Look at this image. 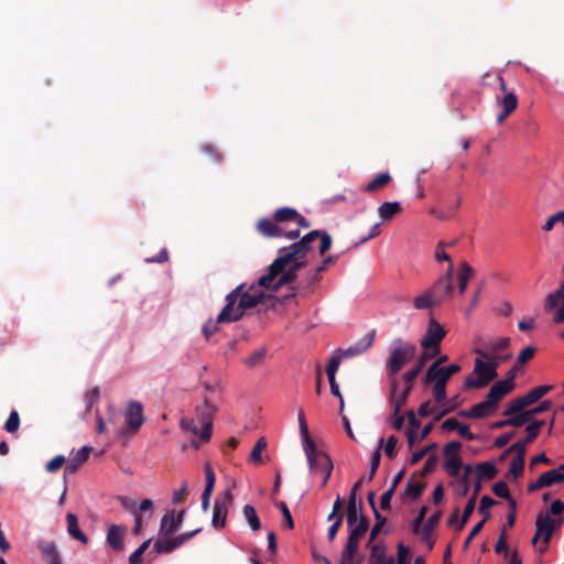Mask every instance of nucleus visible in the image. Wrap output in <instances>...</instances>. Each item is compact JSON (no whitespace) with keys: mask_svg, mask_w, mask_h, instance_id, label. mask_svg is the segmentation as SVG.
<instances>
[{"mask_svg":"<svg viewBox=\"0 0 564 564\" xmlns=\"http://www.w3.org/2000/svg\"><path fill=\"white\" fill-rule=\"evenodd\" d=\"M265 348L254 350L248 358L245 359V364L249 367H257L264 360Z\"/></svg>","mask_w":564,"mask_h":564,"instance_id":"51","label":"nucleus"},{"mask_svg":"<svg viewBox=\"0 0 564 564\" xmlns=\"http://www.w3.org/2000/svg\"><path fill=\"white\" fill-rule=\"evenodd\" d=\"M446 335V330L443 326L434 318H431L427 324L426 332L421 340V347L425 351H436L443 338Z\"/></svg>","mask_w":564,"mask_h":564,"instance_id":"11","label":"nucleus"},{"mask_svg":"<svg viewBox=\"0 0 564 564\" xmlns=\"http://www.w3.org/2000/svg\"><path fill=\"white\" fill-rule=\"evenodd\" d=\"M497 503L496 500H494L490 496H482L480 499V506H479V513L482 514V520H485V523L487 520L490 519L491 512L489 509L494 507Z\"/></svg>","mask_w":564,"mask_h":564,"instance_id":"45","label":"nucleus"},{"mask_svg":"<svg viewBox=\"0 0 564 564\" xmlns=\"http://www.w3.org/2000/svg\"><path fill=\"white\" fill-rule=\"evenodd\" d=\"M441 516V511L434 512L419 531L421 532L422 540L427 544L429 550H432L434 547L435 541L431 538V534L434 528L440 522Z\"/></svg>","mask_w":564,"mask_h":564,"instance_id":"24","label":"nucleus"},{"mask_svg":"<svg viewBox=\"0 0 564 564\" xmlns=\"http://www.w3.org/2000/svg\"><path fill=\"white\" fill-rule=\"evenodd\" d=\"M206 485L204 491L202 494V500H210L215 484H216V475L210 466L207 463L204 467Z\"/></svg>","mask_w":564,"mask_h":564,"instance_id":"36","label":"nucleus"},{"mask_svg":"<svg viewBox=\"0 0 564 564\" xmlns=\"http://www.w3.org/2000/svg\"><path fill=\"white\" fill-rule=\"evenodd\" d=\"M531 420H532L531 412L528 410L524 412L513 414V416L510 415L509 423H510V426L520 427Z\"/></svg>","mask_w":564,"mask_h":564,"instance_id":"50","label":"nucleus"},{"mask_svg":"<svg viewBox=\"0 0 564 564\" xmlns=\"http://www.w3.org/2000/svg\"><path fill=\"white\" fill-rule=\"evenodd\" d=\"M523 470H524V458L513 457V459L510 464V468H509V473L511 474V476L514 479H517L523 474Z\"/></svg>","mask_w":564,"mask_h":564,"instance_id":"57","label":"nucleus"},{"mask_svg":"<svg viewBox=\"0 0 564 564\" xmlns=\"http://www.w3.org/2000/svg\"><path fill=\"white\" fill-rule=\"evenodd\" d=\"M258 281L251 284L241 283L226 295V305L218 314L219 322H237L247 310L256 307L265 296Z\"/></svg>","mask_w":564,"mask_h":564,"instance_id":"2","label":"nucleus"},{"mask_svg":"<svg viewBox=\"0 0 564 564\" xmlns=\"http://www.w3.org/2000/svg\"><path fill=\"white\" fill-rule=\"evenodd\" d=\"M91 449L93 448L90 446H83L75 454V456L72 458V460L66 465L65 470H64L65 475L75 474L78 470L79 466L88 459Z\"/></svg>","mask_w":564,"mask_h":564,"instance_id":"27","label":"nucleus"},{"mask_svg":"<svg viewBox=\"0 0 564 564\" xmlns=\"http://www.w3.org/2000/svg\"><path fill=\"white\" fill-rule=\"evenodd\" d=\"M541 476L545 487H551L554 484L564 482V473H562L560 468L545 471Z\"/></svg>","mask_w":564,"mask_h":564,"instance_id":"43","label":"nucleus"},{"mask_svg":"<svg viewBox=\"0 0 564 564\" xmlns=\"http://www.w3.org/2000/svg\"><path fill=\"white\" fill-rule=\"evenodd\" d=\"M434 258L437 262L447 261L448 265L453 264L451 256L445 251V242L440 241L436 246Z\"/></svg>","mask_w":564,"mask_h":564,"instance_id":"62","label":"nucleus"},{"mask_svg":"<svg viewBox=\"0 0 564 564\" xmlns=\"http://www.w3.org/2000/svg\"><path fill=\"white\" fill-rule=\"evenodd\" d=\"M369 529V521L364 514H359V521L349 528V536L344 551L346 555L359 551V542Z\"/></svg>","mask_w":564,"mask_h":564,"instance_id":"14","label":"nucleus"},{"mask_svg":"<svg viewBox=\"0 0 564 564\" xmlns=\"http://www.w3.org/2000/svg\"><path fill=\"white\" fill-rule=\"evenodd\" d=\"M510 346V338L503 337L494 343H487L484 347H477L474 349V354L480 357H488L492 352H500Z\"/></svg>","mask_w":564,"mask_h":564,"instance_id":"23","label":"nucleus"},{"mask_svg":"<svg viewBox=\"0 0 564 564\" xmlns=\"http://www.w3.org/2000/svg\"><path fill=\"white\" fill-rule=\"evenodd\" d=\"M462 444L457 441L449 442L444 447V455L446 457L444 468L449 476L457 477L462 468V458L458 451Z\"/></svg>","mask_w":564,"mask_h":564,"instance_id":"12","label":"nucleus"},{"mask_svg":"<svg viewBox=\"0 0 564 564\" xmlns=\"http://www.w3.org/2000/svg\"><path fill=\"white\" fill-rule=\"evenodd\" d=\"M544 421H534L530 425L527 426V436L523 440L527 444L532 443L540 433L541 427L543 426Z\"/></svg>","mask_w":564,"mask_h":564,"instance_id":"49","label":"nucleus"},{"mask_svg":"<svg viewBox=\"0 0 564 564\" xmlns=\"http://www.w3.org/2000/svg\"><path fill=\"white\" fill-rule=\"evenodd\" d=\"M514 387L513 376H508L507 379L497 381L490 387L486 399L497 408L499 401L509 394Z\"/></svg>","mask_w":564,"mask_h":564,"instance_id":"18","label":"nucleus"},{"mask_svg":"<svg viewBox=\"0 0 564 564\" xmlns=\"http://www.w3.org/2000/svg\"><path fill=\"white\" fill-rule=\"evenodd\" d=\"M319 239V254L324 256L333 245V239L327 231L312 230L303 236L299 241L293 242V252L288 256V259L292 257L304 256L307 258L308 252L312 250V243Z\"/></svg>","mask_w":564,"mask_h":564,"instance_id":"4","label":"nucleus"},{"mask_svg":"<svg viewBox=\"0 0 564 564\" xmlns=\"http://www.w3.org/2000/svg\"><path fill=\"white\" fill-rule=\"evenodd\" d=\"M217 412V406L210 401L209 398L205 397L204 402L196 406L195 417L196 421L202 424L200 427V441L206 443L209 442L213 433V420Z\"/></svg>","mask_w":564,"mask_h":564,"instance_id":"6","label":"nucleus"},{"mask_svg":"<svg viewBox=\"0 0 564 564\" xmlns=\"http://www.w3.org/2000/svg\"><path fill=\"white\" fill-rule=\"evenodd\" d=\"M531 405L525 395L513 399L505 410V415H513L522 412L527 406Z\"/></svg>","mask_w":564,"mask_h":564,"instance_id":"41","label":"nucleus"},{"mask_svg":"<svg viewBox=\"0 0 564 564\" xmlns=\"http://www.w3.org/2000/svg\"><path fill=\"white\" fill-rule=\"evenodd\" d=\"M413 384L404 382V388L400 390V381L395 378L390 380V397L389 402L393 410L401 412L402 406L406 403L408 398L412 391Z\"/></svg>","mask_w":564,"mask_h":564,"instance_id":"16","label":"nucleus"},{"mask_svg":"<svg viewBox=\"0 0 564 564\" xmlns=\"http://www.w3.org/2000/svg\"><path fill=\"white\" fill-rule=\"evenodd\" d=\"M361 505L359 508L357 506H347V524L348 528L354 527L357 521H359V514H362L361 511Z\"/></svg>","mask_w":564,"mask_h":564,"instance_id":"59","label":"nucleus"},{"mask_svg":"<svg viewBox=\"0 0 564 564\" xmlns=\"http://www.w3.org/2000/svg\"><path fill=\"white\" fill-rule=\"evenodd\" d=\"M20 426V416L19 413L13 410L10 412L9 417L7 419L4 423V430L8 433H15L19 430Z\"/></svg>","mask_w":564,"mask_h":564,"instance_id":"52","label":"nucleus"},{"mask_svg":"<svg viewBox=\"0 0 564 564\" xmlns=\"http://www.w3.org/2000/svg\"><path fill=\"white\" fill-rule=\"evenodd\" d=\"M500 89L505 93L502 98L497 97V101L502 107V111L497 115V122L503 123L505 120L517 109L518 98L514 93L507 91V86L501 76L498 77Z\"/></svg>","mask_w":564,"mask_h":564,"instance_id":"13","label":"nucleus"},{"mask_svg":"<svg viewBox=\"0 0 564 564\" xmlns=\"http://www.w3.org/2000/svg\"><path fill=\"white\" fill-rule=\"evenodd\" d=\"M274 221L284 223V221H293L295 217H297V210L292 207H281L278 208L274 213Z\"/></svg>","mask_w":564,"mask_h":564,"instance_id":"42","label":"nucleus"},{"mask_svg":"<svg viewBox=\"0 0 564 564\" xmlns=\"http://www.w3.org/2000/svg\"><path fill=\"white\" fill-rule=\"evenodd\" d=\"M293 252V245L280 248L278 257L268 267V272L258 279V285L271 292H278L282 286L290 285L297 279V272L306 267L304 256L288 259Z\"/></svg>","mask_w":564,"mask_h":564,"instance_id":"1","label":"nucleus"},{"mask_svg":"<svg viewBox=\"0 0 564 564\" xmlns=\"http://www.w3.org/2000/svg\"><path fill=\"white\" fill-rule=\"evenodd\" d=\"M497 408H495L487 399L473 405L469 409L471 419H484L489 416Z\"/></svg>","mask_w":564,"mask_h":564,"instance_id":"34","label":"nucleus"},{"mask_svg":"<svg viewBox=\"0 0 564 564\" xmlns=\"http://www.w3.org/2000/svg\"><path fill=\"white\" fill-rule=\"evenodd\" d=\"M401 210L402 207L399 202H386L379 206L378 214L386 221L392 219Z\"/></svg>","mask_w":564,"mask_h":564,"instance_id":"35","label":"nucleus"},{"mask_svg":"<svg viewBox=\"0 0 564 564\" xmlns=\"http://www.w3.org/2000/svg\"><path fill=\"white\" fill-rule=\"evenodd\" d=\"M475 506H476V499L469 498L464 508L462 519L459 520L458 525L456 528L458 531L463 530L464 525L469 520L470 516L473 514V512L475 510Z\"/></svg>","mask_w":564,"mask_h":564,"instance_id":"47","label":"nucleus"},{"mask_svg":"<svg viewBox=\"0 0 564 564\" xmlns=\"http://www.w3.org/2000/svg\"><path fill=\"white\" fill-rule=\"evenodd\" d=\"M477 473V478L481 480H491L497 476V468L490 462L479 463L475 467Z\"/></svg>","mask_w":564,"mask_h":564,"instance_id":"37","label":"nucleus"},{"mask_svg":"<svg viewBox=\"0 0 564 564\" xmlns=\"http://www.w3.org/2000/svg\"><path fill=\"white\" fill-rule=\"evenodd\" d=\"M341 358H343V356L339 352L338 356L337 355H333L330 357V359L328 360V364L326 366V373H327L328 379L335 378L336 372H337V370L339 368Z\"/></svg>","mask_w":564,"mask_h":564,"instance_id":"56","label":"nucleus"},{"mask_svg":"<svg viewBox=\"0 0 564 564\" xmlns=\"http://www.w3.org/2000/svg\"><path fill=\"white\" fill-rule=\"evenodd\" d=\"M564 301V281L560 284L558 289L546 295L544 301V310L547 313L560 305V302Z\"/></svg>","mask_w":564,"mask_h":564,"instance_id":"33","label":"nucleus"},{"mask_svg":"<svg viewBox=\"0 0 564 564\" xmlns=\"http://www.w3.org/2000/svg\"><path fill=\"white\" fill-rule=\"evenodd\" d=\"M118 501L120 502V505L122 506V508L132 513V514H137L139 513L138 511V505H137V501L133 500V499H130L129 497L127 496H119L118 498Z\"/></svg>","mask_w":564,"mask_h":564,"instance_id":"60","label":"nucleus"},{"mask_svg":"<svg viewBox=\"0 0 564 564\" xmlns=\"http://www.w3.org/2000/svg\"><path fill=\"white\" fill-rule=\"evenodd\" d=\"M242 513L252 531H258L261 528V522L257 516L256 509L251 505H246L242 508Z\"/></svg>","mask_w":564,"mask_h":564,"instance_id":"39","label":"nucleus"},{"mask_svg":"<svg viewBox=\"0 0 564 564\" xmlns=\"http://www.w3.org/2000/svg\"><path fill=\"white\" fill-rule=\"evenodd\" d=\"M151 544V539L145 540L141 545L129 556V564H139L142 561V555Z\"/></svg>","mask_w":564,"mask_h":564,"instance_id":"55","label":"nucleus"},{"mask_svg":"<svg viewBox=\"0 0 564 564\" xmlns=\"http://www.w3.org/2000/svg\"><path fill=\"white\" fill-rule=\"evenodd\" d=\"M453 275H454V264L447 267L444 274H442L434 284L427 289L433 299L436 301L438 305H441L446 297L452 295L453 293Z\"/></svg>","mask_w":564,"mask_h":564,"instance_id":"8","label":"nucleus"},{"mask_svg":"<svg viewBox=\"0 0 564 564\" xmlns=\"http://www.w3.org/2000/svg\"><path fill=\"white\" fill-rule=\"evenodd\" d=\"M275 506L280 509L288 529H293L294 521H293V518H292V514L290 512L288 505L284 501H276Z\"/></svg>","mask_w":564,"mask_h":564,"instance_id":"58","label":"nucleus"},{"mask_svg":"<svg viewBox=\"0 0 564 564\" xmlns=\"http://www.w3.org/2000/svg\"><path fill=\"white\" fill-rule=\"evenodd\" d=\"M185 518V510L176 513L175 510L167 511L161 519L160 531L161 535H173L182 527Z\"/></svg>","mask_w":564,"mask_h":564,"instance_id":"17","label":"nucleus"},{"mask_svg":"<svg viewBox=\"0 0 564 564\" xmlns=\"http://www.w3.org/2000/svg\"><path fill=\"white\" fill-rule=\"evenodd\" d=\"M473 373L477 376H468L465 379L464 386L466 389H480L488 386L498 377V371L495 369V364H489L485 358L477 356L474 362Z\"/></svg>","mask_w":564,"mask_h":564,"instance_id":"5","label":"nucleus"},{"mask_svg":"<svg viewBox=\"0 0 564 564\" xmlns=\"http://www.w3.org/2000/svg\"><path fill=\"white\" fill-rule=\"evenodd\" d=\"M413 305L416 310H427L440 306L427 290L414 297Z\"/></svg>","mask_w":564,"mask_h":564,"instance_id":"38","label":"nucleus"},{"mask_svg":"<svg viewBox=\"0 0 564 564\" xmlns=\"http://www.w3.org/2000/svg\"><path fill=\"white\" fill-rule=\"evenodd\" d=\"M436 355H438V350L436 351H424L417 359L416 365L408 370L403 376L402 380L404 382H410L413 384L414 380L417 378V376L422 372L423 368L425 367L426 362L434 358Z\"/></svg>","mask_w":564,"mask_h":564,"instance_id":"22","label":"nucleus"},{"mask_svg":"<svg viewBox=\"0 0 564 564\" xmlns=\"http://www.w3.org/2000/svg\"><path fill=\"white\" fill-rule=\"evenodd\" d=\"M448 378L442 367L437 365H431L426 371L424 383H433V386H446Z\"/></svg>","mask_w":564,"mask_h":564,"instance_id":"26","label":"nucleus"},{"mask_svg":"<svg viewBox=\"0 0 564 564\" xmlns=\"http://www.w3.org/2000/svg\"><path fill=\"white\" fill-rule=\"evenodd\" d=\"M552 386H538L530 390L525 397L529 400L530 404L535 403L539 401L542 397H544L549 391H551Z\"/></svg>","mask_w":564,"mask_h":564,"instance_id":"46","label":"nucleus"},{"mask_svg":"<svg viewBox=\"0 0 564 564\" xmlns=\"http://www.w3.org/2000/svg\"><path fill=\"white\" fill-rule=\"evenodd\" d=\"M474 275L475 270L473 267L467 262H463L457 273V291L459 294H463L466 291L468 282L474 278Z\"/></svg>","mask_w":564,"mask_h":564,"instance_id":"28","label":"nucleus"},{"mask_svg":"<svg viewBox=\"0 0 564 564\" xmlns=\"http://www.w3.org/2000/svg\"><path fill=\"white\" fill-rule=\"evenodd\" d=\"M224 322H219L218 317L216 319H208L205 325L203 326V334L206 338V340H209L210 336L218 332V325L223 324Z\"/></svg>","mask_w":564,"mask_h":564,"instance_id":"61","label":"nucleus"},{"mask_svg":"<svg viewBox=\"0 0 564 564\" xmlns=\"http://www.w3.org/2000/svg\"><path fill=\"white\" fill-rule=\"evenodd\" d=\"M126 429L129 433L135 434L143 425L145 417L143 406L138 401L129 402L124 412Z\"/></svg>","mask_w":564,"mask_h":564,"instance_id":"15","label":"nucleus"},{"mask_svg":"<svg viewBox=\"0 0 564 564\" xmlns=\"http://www.w3.org/2000/svg\"><path fill=\"white\" fill-rule=\"evenodd\" d=\"M391 181V175L388 172L381 173L377 175L372 181H370L367 186V192H378L388 185Z\"/></svg>","mask_w":564,"mask_h":564,"instance_id":"40","label":"nucleus"},{"mask_svg":"<svg viewBox=\"0 0 564 564\" xmlns=\"http://www.w3.org/2000/svg\"><path fill=\"white\" fill-rule=\"evenodd\" d=\"M387 549L383 544L371 546L369 564H395L392 556H387Z\"/></svg>","mask_w":564,"mask_h":564,"instance_id":"30","label":"nucleus"},{"mask_svg":"<svg viewBox=\"0 0 564 564\" xmlns=\"http://www.w3.org/2000/svg\"><path fill=\"white\" fill-rule=\"evenodd\" d=\"M321 279L322 273H317V271L314 269L308 273L305 281H300L297 283L295 290H297L300 294H310L314 291V286L321 281Z\"/></svg>","mask_w":564,"mask_h":564,"instance_id":"32","label":"nucleus"},{"mask_svg":"<svg viewBox=\"0 0 564 564\" xmlns=\"http://www.w3.org/2000/svg\"><path fill=\"white\" fill-rule=\"evenodd\" d=\"M373 516L376 519V523L370 531L368 544H370L377 538V535L380 533V531L382 530L383 525L387 522V518L383 517L379 511H376V513H373Z\"/></svg>","mask_w":564,"mask_h":564,"instance_id":"48","label":"nucleus"},{"mask_svg":"<svg viewBox=\"0 0 564 564\" xmlns=\"http://www.w3.org/2000/svg\"><path fill=\"white\" fill-rule=\"evenodd\" d=\"M416 354V346L402 339H395L393 346L389 348V356L387 359V373L390 378L394 377L400 370L410 362Z\"/></svg>","mask_w":564,"mask_h":564,"instance_id":"3","label":"nucleus"},{"mask_svg":"<svg viewBox=\"0 0 564 564\" xmlns=\"http://www.w3.org/2000/svg\"><path fill=\"white\" fill-rule=\"evenodd\" d=\"M553 527H552V518L549 513L539 512L535 519V533L532 538V544L535 545L536 542L542 539L543 545L540 546L539 551L541 553L547 550L549 543L553 535Z\"/></svg>","mask_w":564,"mask_h":564,"instance_id":"10","label":"nucleus"},{"mask_svg":"<svg viewBox=\"0 0 564 564\" xmlns=\"http://www.w3.org/2000/svg\"><path fill=\"white\" fill-rule=\"evenodd\" d=\"M375 337H376V330H371L370 333H368L365 337L359 339L354 345L349 346L348 348H346L344 350L339 349L338 351L345 358H350V357L361 355L372 346V344L375 341Z\"/></svg>","mask_w":564,"mask_h":564,"instance_id":"20","label":"nucleus"},{"mask_svg":"<svg viewBox=\"0 0 564 564\" xmlns=\"http://www.w3.org/2000/svg\"><path fill=\"white\" fill-rule=\"evenodd\" d=\"M303 449L312 473L334 468L330 457L325 452L318 449L314 441L304 442Z\"/></svg>","mask_w":564,"mask_h":564,"instance_id":"7","label":"nucleus"},{"mask_svg":"<svg viewBox=\"0 0 564 564\" xmlns=\"http://www.w3.org/2000/svg\"><path fill=\"white\" fill-rule=\"evenodd\" d=\"M37 549L46 564H63L61 554L53 541L41 540L37 542Z\"/></svg>","mask_w":564,"mask_h":564,"instance_id":"21","label":"nucleus"},{"mask_svg":"<svg viewBox=\"0 0 564 564\" xmlns=\"http://www.w3.org/2000/svg\"><path fill=\"white\" fill-rule=\"evenodd\" d=\"M425 485L417 481H408L405 486V492L411 496L413 500H416L422 495Z\"/></svg>","mask_w":564,"mask_h":564,"instance_id":"54","label":"nucleus"},{"mask_svg":"<svg viewBox=\"0 0 564 564\" xmlns=\"http://www.w3.org/2000/svg\"><path fill=\"white\" fill-rule=\"evenodd\" d=\"M232 502L234 495L230 489H226L215 499L212 518V524L215 529H221L226 525L228 510Z\"/></svg>","mask_w":564,"mask_h":564,"instance_id":"9","label":"nucleus"},{"mask_svg":"<svg viewBox=\"0 0 564 564\" xmlns=\"http://www.w3.org/2000/svg\"><path fill=\"white\" fill-rule=\"evenodd\" d=\"M558 223H562V225L564 226V210L562 212H558L554 215H552L551 217H549L545 221V224L543 225V230L544 231H551L555 224H558Z\"/></svg>","mask_w":564,"mask_h":564,"instance_id":"63","label":"nucleus"},{"mask_svg":"<svg viewBox=\"0 0 564 564\" xmlns=\"http://www.w3.org/2000/svg\"><path fill=\"white\" fill-rule=\"evenodd\" d=\"M66 522H67V532H68V534L73 539H75V540H77V541H79V542H82L84 544H87L88 543V538L79 529L77 517L74 513L68 512L66 514Z\"/></svg>","mask_w":564,"mask_h":564,"instance_id":"29","label":"nucleus"},{"mask_svg":"<svg viewBox=\"0 0 564 564\" xmlns=\"http://www.w3.org/2000/svg\"><path fill=\"white\" fill-rule=\"evenodd\" d=\"M383 445V438L380 440L378 448L373 452L371 459H370V467H369V474L366 480L370 481L375 477L381 459V447Z\"/></svg>","mask_w":564,"mask_h":564,"instance_id":"44","label":"nucleus"},{"mask_svg":"<svg viewBox=\"0 0 564 564\" xmlns=\"http://www.w3.org/2000/svg\"><path fill=\"white\" fill-rule=\"evenodd\" d=\"M127 531L128 528L124 524H111L108 527L106 541L115 552L123 551Z\"/></svg>","mask_w":564,"mask_h":564,"instance_id":"19","label":"nucleus"},{"mask_svg":"<svg viewBox=\"0 0 564 564\" xmlns=\"http://www.w3.org/2000/svg\"><path fill=\"white\" fill-rule=\"evenodd\" d=\"M178 549L174 538L172 535H161L154 542L153 550L159 554L172 553Z\"/></svg>","mask_w":564,"mask_h":564,"instance_id":"31","label":"nucleus"},{"mask_svg":"<svg viewBox=\"0 0 564 564\" xmlns=\"http://www.w3.org/2000/svg\"><path fill=\"white\" fill-rule=\"evenodd\" d=\"M180 425L181 427L184 430V431H187V432H191L193 433L194 435H197L200 437V429L197 427V424H196V419H186V417H183L180 422Z\"/></svg>","mask_w":564,"mask_h":564,"instance_id":"64","label":"nucleus"},{"mask_svg":"<svg viewBox=\"0 0 564 564\" xmlns=\"http://www.w3.org/2000/svg\"><path fill=\"white\" fill-rule=\"evenodd\" d=\"M267 447V441L264 437H260L250 453V460L254 463H262V451Z\"/></svg>","mask_w":564,"mask_h":564,"instance_id":"53","label":"nucleus"},{"mask_svg":"<svg viewBox=\"0 0 564 564\" xmlns=\"http://www.w3.org/2000/svg\"><path fill=\"white\" fill-rule=\"evenodd\" d=\"M257 230L260 235L268 238L282 237V228L276 221L270 218H261L257 223Z\"/></svg>","mask_w":564,"mask_h":564,"instance_id":"25","label":"nucleus"}]
</instances>
